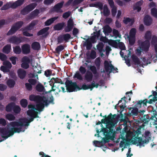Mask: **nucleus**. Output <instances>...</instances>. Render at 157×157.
Segmentation results:
<instances>
[{
  "label": "nucleus",
  "mask_w": 157,
  "mask_h": 157,
  "mask_svg": "<svg viewBox=\"0 0 157 157\" xmlns=\"http://www.w3.org/2000/svg\"><path fill=\"white\" fill-rule=\"evenodd\" d=\"M150 46V43L149 41L146 40L142 42L140 44V48L142 50L147 52L148 51Z\"/></svg>",
  "instance_id": "22"
},
{
  "label": "nucleus",
  "mask_w": 157,
  "mask_h": 157,
  "mask_svg": "<svg viewBox=\"0 0 157 157\" xmlns=\"http://www.w3.org/2000/svg\"><path fill=\"white\" fill-rule=\"evenodd\" d=\"M140 108L137 106V103L135 105V107H129L128 112L127 114V116L128 117L138 116L139 117L140 110H139L138 109Z\"/></svg>",
  "instance_id": "11"
},
{
  "label": "nucleus",
  "mask_w": 157,
  "mask_h": 157,
  "mask_svg": "<svg viewBox=\"0 0 157 157\" xmlns=\"http://www.w3.org/2000/svg\"><path fill=\"white\" fill-rule=\"evenodd\" d=\"M151 33L149 31H147L145 35V38L146 40H149L151 39Z\"/></svg>",
  "instance_id": "55"
},
{
  "label": "nucleus",
  "mask_w": 157,
  "mask_h": 157,
  "mask_svg": "<svg viewBox=\"0 0 157 157\" xmlns=\"http://www.w3.org/2000/svg\"><path fill=\"white\" fill-rule=\"evenodd\" d=\"M17 74L18 77L21 79H23L25 77L26 72L25 70L20 68L17 71Z\"/></svg>",
  "instance_id": "26"
},
{
  "label": "nucleus",
  "mask_w": 157,
  "mask_h": 157,
  "mask_svg": "<svg viewBox=\"0 0 157 157\" xmlns=\"http://www.w3.org/2000/svg\"><path fill=\"white\" fill-rule=\"evenodd\" d=\"M49 29V27H47L41 29L37 33V35L38 36H40L44 34V36L46 37L48 34V33H47V32Z\"/></svg>",
  "instance_id": "30"
},
{
  "label": "nucleus",
  "mask_w": 157,
  "mask_h": 157,
  "mask_svg": "<svg viewBox=\"0 0 157 157\" xmlns=\"http://www.w3.org/2000/svg\"><path fill=\"white\" fill-rule=\"evenodd\" d=\"M58 17H52L47 20L44 23V25L45 26H49L52 24L56 19H58Z\"/></svg>",
  "instance_id": "34"
},
{
  "label": "nucleus",
  "mask_w": 157,
  "mask_h": 157,
  "mask_svg": "<svg viewBox=\"0 0 157 157\" xmlns=\"http://www.w3.org/2000/svg\"><path fill=\"white\" fill-rule=\"evenodd\" d=\"M102 128L101 131L103 132L104 135L107 137L109 139L113 140L115 138L116 132L114 130V124L112 122H108L106 124V128L101 124Z\"/></svg>",
  "instance_id": "4"
},
{
  "label": "nucleus",
  "mask_w": 157,
  "mask_h": 157,
  "mask_svg": "<svg viewBox=\"0 0 157 157\" xmlns=\"http://www.w3.org/2000/svg\"><path fill=\"white\" fill-rule=\"evenodd\" d=\"M112 31L111 28L108 25H106L104 27L103 32L105 33H109Z\"/></svg>",
  "instance_id": "40"
},
{
  "label": "nucleus",
  "mask_w": 157,
  "mask_h": 157,
  "mask_svg": "<svg viewBox=\"0 0 157 157\" xmlns=\"http://www.w3.org/2000/svg\"><path fill=\"white\" fill-rule=\"evenodd\" d=\"M88 52L89 53V51ZM89 56L90 59H95L97 57L96 52L94 50H92L90 54H89Z\"/></svg>",
  "instance_id": "50"
},
{
  "label": "nucleus",
  "mask_w": 157,
  "mask_h": 157,
  "mask_svg": "<svg viewBox=\"0 0 157 157\" xmlns=\"http://www.w3.org/2000/svg\"><path fill=\"white\" fill-rule=\"evenodd\" d=\"M113 36H115L116 38H117V37L120 38L121 36L118 31L115 29H113Z\"/></svg>",
  "instance_id": "54"
},
{
  "label": "nucleus",
  "mask_w": 157,
  "mask_h": 157,
  "mask_svg": "<svg viewBox=\"0 0 157 157\" xmlns=\"http://www.w3.org/2000/svg\"><path fill=\"white\" fill-rule=\"evenodd\" d=\"M38 21L37 20L33 21L27 26H26L22 30H29L30 29V28L33 27L38 22Z\"/></svg>",
  "instance_id": "32"
},
{
  "label": "nucleus",
  "mask_w": 157,
  "mask_h": 157,
  "mask_svg": "<svg viewBox=\"0 0 157 157\" xmlns=\"http://www.w3.org/2000/svg\"><path fill=\"white\" fill-rule=\"evenodd\" d=\"M10 59L12 63L15 65L16 64V60L17 59V58L16 56H12L10 58Z\"/></svg>",
  "instance_id": "60"
},
{
  "label": "nucleus",
  "mask_w": 157,
  "mask_h": 157,
  "mask_svg": "<svg viewBox=\"0 0 157 157\" xmlns=\"http://www.w3.org/2000/svg\"><path fill=\"white\" fill-rule=\"evenodd\" d=\"M13 52L17 54H19L21 52V49L19 46L13 47Z\"/></svg>",
  "instance_id": "44"
},
{
  "label": "nucleus",
  "mask_w": 157,
  "mask_h": 157,
  "mask_svg": "<svg viewBox=\"0 0 157 157\" xmlns=\"http://www.w3.org/2000/svg\"><path fill=\"white\" fill-rule=\"evenodd\" d=\"M13 110L15 114H18L20 113L21 109L19 106L16 105L15 104Z\"/></svg>",
  "instance_id": "46"
},
{
  "label": "nucleus",
  "mask_w": 157,
  "mask_h": 157,
  "mask_svg": "<svg viewBox=\"0 0 157 157\" xmlns=\"http://www.w3.org/2000/svg\"><path fill=\"white\" fill-rule=\"evenodd\" d=\"M6 84L9 87L13 88L16 82L13 79H9L7 81Z\"/></svg>",
  "instance_id": "39"
},
{
  "label": "nucleus",
  "mask_w": 157,
  "mask_h": 157,
  "mask_svg": "<svg viewBox=\"0 0 157 157\" xmlns=\"http://www.w3.org/2000/svg\"><path fill=\"white\" fill-rule=\"evenodd\" d=\"M65 26V22H62L58 23L53 26V29L55 30L59 31L62 30Z\"/></svg>",
  "instance_id": "25"
},
{
  "label": "nucleus",
  "mask_w": 157,
  "mask_h": 157,
  "mask_svg": "<svg viewBox=\"0 0 157 157\" xmlns=\"http://www.w3.org/2000/svg\"><path fill=\"white\" fill-rule=\"evenodd\" d=\"M0 69L1 70L4 72H10V70L5 66H2L0 67Z\"/></svg>",
  "instance_id": "64"
},
{
  "label": "nucleus",
  "mask_w": 157,
  "mask_h": 157,
  "mask_svg": "<svg viewBox=\"0 0 157 157\" xmlns=\"http://www.w3.org/2000/svg\"><path fill=\"white\" fill-rule=\"evenodd\" d=\"M147 99H145L143 100H140L137 103V106H139V107H141L142 106H147V103L151 104L152 102H155L157 101V99H151L149 101L147 100Z\"/></svg>",
  "instance_id": "18"
},
{
  "label": "nucleus",
  "mask_w": 157,
  "mask_h": 157,
  "mask_svg": "<svg viewBox=\"0 0 157 157\" xmlns=\"http://www.w3.org/2000/svg\"><path fill=\"white\" fill-rule=\"evenodd\" d=\"M123 22L125 24H127L128 23L130 22V25H132L134 22V19H131L129 17H126L125 19L124 20Z\"/></svg>",
  "instance_id": "49"
},
{
  "label": "nucleus",
  "mask_w": 157,
  "mask_h": 157,
  "mask_svg": "<svg viewBox=\"0 0 157 157\" xmlns=\"http://www.w3.org/2000/svg\"><path fill=\"white\" fill-rule=\"evenodd\" d=\"M109 63L108 61L107 60H105L104 62V68L107 72H111L116 73L118 72L117 70H118L117 68V67L115 68L112 64L111 63Z\"/></svg>",
  "instance_id": "12"
},
{
  "label": "nucleus",
  "mask_w": 157,
  "mask_h": 157,
  "mask_svg": "<svg viewBox=\"0 0 157 157\" xmlns=\"http://www.w3.org/2000/svg\"><path fill=\"white\" fill-rule=\"evenodd\" d=\"M79 71L76 72L74 76V78H77L80 80H82L83 79V77L81 74L82 75L86 74L87 72L86 69L85 67L81 66L79 69Z\"/></svg>",
  "instance_id": "16"
},
{
  "label": "nucleus",
  "mask_w": 157,
  "mask_h": 157,
  "mask_svg": "<svg viewBox=\"0 0 157 157\" xmlns=\"http://www.w3.org/2000/svg\"><path fill=\"white\" fill-rule=\"evenodd\" d=\"M145 112L144 110H140V114L138 119L141 123L147 124L150 120H153L155 117L156 118L155 115L154 116H152L150 117L148 114H144Z\"/></svg>",
  "instance_id": "9"
},
{
  "label": "nucleus",
  "mask_w": 157,
  "mask_h": 157,
  "mask_svg": "<svg viewBox=\"0 0 157 157\" xmlns=\"http://www.w3.org/2000/svg\"><path fill=\"white\" fill-rule=\"evenodd\" d=\"M142 0H140L137 2L133 6V9L134 10H137L138 12H140L141 9V6L143 3Z\"/></svg>",
  "instance_id": "31"
},
{
  "label": "nucleus",
  "mask_w": 157,
  "mask_h": 157,
  "mask_svg": "<svg viewBox=\"0 0 157 157\" xmlns=\"http://www.w3.org/2000/svg\"><path fill=\"white\" fill-rule=\"evenodd\" d=\"M22 122L19 121H13L10 123L9 125L12 128L10 129L7 128L0 127V134L2 137L5 140L7 139L9 137L13 136L14 133H20L25 130H22V126H24L22 124Z\"/></svg>",
  "instance_id": "1"
},
{
  "label": "nucleus",
  "mask_w": 157,
  "mask_h": 157,
  "mask_svg": "<svg viewBox=\"0 0 157 157\" xmlns=\"http://www.w3.org/2000/svg\"><path fill=\"white\" fill-rule=\"evenodd\" d=\"M64 48V46L60 45L58 46L56 48V53L58 55H59L61 51H63Z\"/></svg>",
  "instance_id": "47"
},
{
  "label": "nucleus",
  "mask_w": 157,
  "mask_h": 157,
  "mask_svg": "<svg viewBox=\"0 0 157 157\" xmlns=\"http://www.w3.org/2000/svg\"><path fill=\"white\" fill-rule=\"evenodd\" d=\"M23 24L24 22L23 21H20L15 23L13 26H14L16 29L18 30L21 27Z\"/></svg>",
  "instance_id": "41"
},
{
  "label": "nucleus",
  "mask_w": 157,
  "mask_h": 157,
  "mask_svg": "<svg viewBox=\"0 0 157 157\" xmlns=\"http://www.w3.org/2000/svg\"><path fill=\"white\" fill-rule=\"evenodd\" d=\"M14 104L13 102L9 103L6 107V111L7 112H11L13 110Z\"/></svg>",
  "instance_id": "38"
},
{
  "label": "nucleus",
  "mask_w": 157,
  "mask_h": 157,
  "mask_svg": "<svg viewBox=\"0 0 157 157\" xmlns=\"http://www.w3.org/2000/svg\"><path fill=\"white\" fill-rule=\"evenodd\" d=\"M71 38V35L69 33H66L59 36L57 38V41L58 43L59 44L63 43L64 40L65 42H67Z\"/></svg>",
  "instance_id": "17"
},
{
  "label": "nucleus",
  "mask_w": 157,
  "mask_h": 157,
  "mask_svg": "<svg viewBox=\"0 0 157 157\" xmlns=\"http://www.w3.org/2000/svg\"><path fill=\"white\" fill-rule=\"evenodd\" d=\"M25 38H26L25 37H18L16 36H13L9 38L7 41L10 43L18 45L22 42Z\"/></svg>",
  "instance_id": "15"
},
{
  "label": "nucleus",
  "mask_w": 157,
  "mask_h": 157,
  "mask_svg": "<svg viewBox=\"0 0 157 157\" xmlns=\"http://www.w3.org/2000/svg\"><path fill=\"white\" fill-rule=\"evenodd\" d=\"M22 52L24 54H27L30 52V46L28 44H25L21 46Z\"/></svg>",
  "instance_id": "28"
},
{
  "label": "nucleus",
  "mask_w": 157,
  "mask_h": 157,
  "mask_svg": "<svg viewBox=\"0 0 157 157\" xmlns=\"http://www.w3.org/2000/svg\"><path fill=\"white\" fill-rule=\"evenodd\" d=\"M109 139L107 138V137L105 136V137L102 138L101 141L94 140L93 142L96 147H100L101 146H103L104 144L109 142Z\"/></svg>",
  "instance_id": "20"
},
{
  "label": "nucleus",
  "mask_w": 157,
  "mask_h": 157,
  "mask_svg": "<svg viewBox=\"0 0 157 157\" xmlns=\"http://www.w3.org/2000/svg\"><path fill=\"white\" fill-rule=\"evenodd\" d=\"M151 139V133L148 130H146L142 135V137H135L133 138L131 142L133 144H137V146L144 147L145 144H147Z\"/></svg>",
  "instance_id": "3"
},
{
  "label": "nucleus",
  "mask_w": 157,
  "mask_h": 157,
  "mask_svg": "<svg viewBox=\"0 0 157 157\" xmlns=\"http://www.w3.org/2000/svg\"><path fill=\"white\" fill-rule=\"evenodd\" d=\"M11 50V45L8 44L5 45L3 48L2 52L6 54H9Z\"/></svg>",
  "instance_id": "36"
},
{
  "label": "nucleus",
  "mask_w": 157,
  "mask_h": 157,
  "mask_svg": "<svg viewBox=\"0 0 157 157\" xmlns=\"http://www.w3.org/2000/svg\"><path fill=\"white\" fill-rule=\"evenodd\" d=\"M71 14V12L70 11L66 12L63 13V17L64 19H67L70 17Z\"/></svg>",
  "instance_id": "63"
},
{
  "label": "nucleus",
  "mask_w": 157,
  "mask_h": 157,
  "mask_svg": "<svg viewBox=\"0 0 157 157\" xmlns=\"http://www.w3.org/2000/svg\"><path fill=\"white\" fill-rule=\"evenodd\" d=\"M25 0H17L14 2H9L4 5L1 8L2 10H7L10 8L15 9L21 6L24 3Z\"/></svg>",
  "instance_id": "7"
},
{
  "label": "nucleus",
  "mask_w": 157,
  "mask_h": 157,
  "mask_svg": "<svg viewBox=\"0 0 157 157\" xmlns=\"http://www.w3.org/2000/svg\"><path fill=\"white\" fill-rule=\"evenodd\" d=\"M31 47L33 50H39L40 48V45L39 42L35 41L32 43Z\"/></svg>",
  "instance_id": "35"
},
{
  "label": "nucleus",
  "mask_w": 157,
  "mask_h": 157,
  "mask_svg": "<svg viewBox=\"0 0 157 157\" xmlns=\"http://www.w3.org/2000/svg\"><path fill=\"white\" fill-rule=\"evenodd\" d=\"M59 79L58 78H55L53 77L51 79L49 82L51 86H52L51 89L48 91V92H45L44 94L43 97L41 98H53V96L51 94V92L52 91H55V89L53 88V87L55 86L54 84L55 83H59Z\"/></svg>",
  "instance_id": "8"
},
{
  "label": "nucleus",
  "mask_w": 157,
  "mask_h": 157,
  "mask_svg": "<svg viewBox=\"0 0 157 157\" xmlns=\"http://www.w3.org/2000/svg\"><path fill=\"white\" fill-rule=\"evenodd\" d=\"M40 11L39 10L36 9L31 12L30 14L28 16L29 19H33L36 17L40 13Z\"/></svg>",
  "instance_id": "29"
},
{
  "label": "nucleus",
  "mask_w": 157,
  "mask_h": 157,
  "mask_svg": "<svg viewBox=\"0 0 157 157\" xmlns=\"http://www.w3.org/2000/svg\"><path fill=\"white\" fill-rule=\"evenodd\" d=\"M74 26V22L72 18H70L67 21V25L64 29V31L68 33L72 30Z\"/></svg>",
  "instance_id": "19"
},
{
  "label": "nucleus",
  "mask_w": 157,
  "mask_h": 157,
  "mask_svg": "<svg viewBox=\"0 0 157 157\" xmlns=\"http://www.w3.org/2000/svg\"><path fill=\"white\" fill-rule=\"evenodd\" d=\"M151 93L152 94L149 96L148 98L151 97H152V98H157V90L156 91L152 90Z\"/></svg>",
  "instance_id": "59"
},
{
  "label": "nucleus",
  "mask_w": 157,
  "mask_h": 157,
  "mask_svg": "<svg viewBox=\"0 0 157 157\" xmlns=\"http://www.w3.org/2000/svg\"><path fill=\"white\" fill-rule=\"evenodd\" d=\"M36 107L35 105H28V108L29 109L27 111V113L30 117L29 119L26 118H21L19 119L20 121L22 122V124L24 126H28L29 125V123L33 121L35 118L39 117L38 112L35 111L36 110Z\"/></svg>",
  "instance_id": "2"
},
{
  "label": "nucleus",
  "mask_w": 157,
  "mask_h": 157,
  "mask_svg": "<svg viewBox=\"0 0 157 157\" xmlns=\"http://www.w3.org/2000/svg\"><path fill=\"white\" fill-rule=\"evenodd\" d=\"M86 48L87 50H90L92 47V44L89 39L86 40Z\"/></svg>",
  "instance_id": "56"
},
{
  "label": "nucleus",
  "mask_w": 157,
  "mask_h": 157,
  "mask_svg": "<svg viewBox=\"0 0 157 157\" xmlns=\"http://www.w3.org/2000/svg\"><path fill=\"white\" fill-rule=\"evenodd\" d=\"M28 101L25 99H22L20 101V104L22 107L26 108L28 105Z\"/></svg>",
  "instance_id": "51"
},
{
  "label": "nucleus",
  "mask_w": 157,
  "mask_h": 157,
  "mask_svg": "<svg viewBox=\"0 0 157 157\" xmlns=\"http://www.w3.org/2000/svg\"><path fill=\"white\" fill-rule=\"evenodd\" d=\"M35 89L36 90L39 92H43L42 95L41 96L38 95L36 97H34L33 95H30L29 97V98H43L44 94L46 92H45V89L44 86L40 83H38L36 86Z\"/></svg>",
  "instance_id": "14"
},
{
  "label": "nucleus",
  "mask_w": 157,
  "mask_h": 157,
  "mask_svg": "<svg viewBox=\"0 0 157 157\" xmlns=\"http://www.w3.org/2000/svg\"><path fill=\"white\" fill-rule=\"evenodd\" d=\"M90 85V84L86 85L84 83L82 85L81 88L79 87V89H80V90L81 89L86 90L88 89H90L91 90V86Z\"/></svg>",
  "instance_id": "57"
},
{
  "label": "nucleus",
  "mask_w": 157,
  "mask_h": 157,
  "mask_svg": "<svg viewBox=\"0 0 157 157\" xmlns=\"http://www.w3.org/2000/svg\"><path fill=\"white\" fill-rule=\"evenodd\" d=\"M64 2L62 1L55 5L53 7L54 10L57 13H62L63 12L61 9L63 7Z\"/></svg>",
  "instance_id": "23"
},
{
  "label": "nucleus",
  "mask_w": 157,
  "mask_h": 157,
  "mask_svg": "<svg viewBox=\"0 0 157 157\" xmlns=\"http://www.w3.org/2000/svg\"><path fill=\"white\" fill-rule=\"evenodd\" d=\"M90 71H87L84 76L85 79L87 82H91L93 78V74L94 75H98L96 67L94 65H91L90 67Z\"/></svg>",
  "instance_id": "6"
},
{
  "label": "nucleus",
  "mask_w": 157,
  "mask_h": 157,
  "mask_svg": "<svg viewBox=\"0 0 157 157\" xmlns=\"http://www.w3.org/2000/svg\"><path fill=\"white\" fill-rule=\"evenodd\" d=\"M151 13L152 16L157 18V9L155 8L151 9Z\"/></svg>",
  "instance_id": "53"
},
{
  "label": "nucleus",
  "mask_w": 157,
  "mask_h": 157,
  "mask_svg": "<svg viewBox=\"0 0 157 157\" xmlns=\"http://www.w3.org/2000/svg\"><path fill=\"white\" fill-rule=\"evenodd\" d=\"M37 5L36 3H33L27 5L21 10V14L23 15L28 14L33 10L36 7Z\"/></svg>",
  "instance_id": "13"
},
{
  "label": "nucleus",
  "mask_w": 157,
  "mask_h": 157,
  "mask_svg": "<svg viewBox=\"0 0 157 157\" xmlns=\"http://www.w3.org/2000/svg\"><path fill=\"white\" fill-rule=\"evenodd\" d=\"M32 59L30 60L28 57L24 56L22 59V62L29 64Z\"/></svg>",
  "instance_id": "61"
},
{
  "label": "nucleus",
  "mask_w": 157,
  "mask_h": 157,
  "mask_svg": "<svg viewBox=\"0 0 157 157\" xmlns=\"http://www.w3.org/2000/svg\"><path fill=\"white\" fill-rule=\"evenodd\" d=\"M110 13V11L106 5H105L103 6V15L106 17H108Z\"/></svg>",
  "instance_id": "37"
},
{
  "label": "nucleus",
  "mask_w": 157,
  "mask_h": 157,
  "mask_svg": "<svg viewBox=\"0 0 157 157\" xmlns=\"http://www.w3.org/2000/svg\"><path fill=\"white\" fill-rule=\"evenodd\" d=\"M131 57L132 61L135 65H139L140 64V59L136 56L134 54L132 55Z\"/></svg>",
  "instance_id": "33"
},
{
  "label": "nucleus",
  "mask_w": 157,
  "mask_h": 157,
  "mask_svg": "<svg viewBox=\"0 0 157 157\" xmlns=\"http://www.w3.org/2000/svg\"><path fill=\"white\" fill-rule=\"evenodd\" d=\"M129 44L131 45H133L135 42V37L129 36L128 37Z\"/></svg>",
  "instance_id": "52"
},
{
  "label": "nucleus",
  "mask_w": 157,
  "mask_h": 157,
  "mask_svg": "<svg viewBox=\"0 0 157 157\" xmlns=\"http://www.w3.org/2000/svg\"><path fill=\"white\" fill-rule=\"evenodd\" d=\"M48 99H29L32 101H36V110L39 112L43 111L44 107H47L48 105L51 103L54 104V99H50V100H48Z\"/></svg>",
  "instance_id": "5"
},
{
  "label": "nucleus",
  "mask_w": 157,
  "mask_h": 157,
  "mask_svg": "<svg viewBox=\"0 0 157 157\" xmlns=\"http://www.w3.org/2000/svg\"><path fill=\"white\" fill-rule=\"evenodd\" d=\"M94 63L97 67V69H99L101 63L100 58L99 57H98L96 58L94 61Z\"/></svg>",
  "instance_id": "45"
},
{
  "label": "nucleus",
  "mask_w": 157,
  "mask_h": 157,
  "mask_svg": "<svg viewBox=\"0 0 157 157\" xmlns=\"http://www.w3.org/2000/svg\"><path fill=\"white\" fill-rule=\"evenodd\" d=\"M136 32V30L135 28L131 29L130 32L129 36L135 37Z\"/></svg>",
  "instance_id": "62"
},
{
  "label": "nucleus",
  "mask_w": 157,
  "mask_h": 157,
  "mask_svg": "<svg viewBox=\"0 0 157 157\" xmlns=\"http://www.w3.org/2000/svg\"><path fill=\"white\" fill-rule=\"evenodd\" d=\"M3 65L10 70L12 67L11 63L8 61H6L4 62Z\"/></svg>",
  "instance_id": "58"
},
{
  "label": "nucleus",
  "mask_w": 157,
  "mask_h": 157,
  "mask_svg": "<svg viewBox=\"0 0 157 157\" xmlns=\"http://www.w3.org/2000/svg\"><path fill=\"white\" fill-rule=\"evenodd\" d=\"M17 30L16 29L15 27L12 25L10 29L6 33L7 36H10L14 34Z\"/></svg>",
  "instance_id": "42"
},
{
  "label": "nucleus",
  "mask_w": 157,
  "mask_h": 157,
  "mask_svg": "<svg viewBox=\"0 0 157 157\" xmlns=\"http://www.w3.org/2000/svg\"><path fill=\"white\" fill-rule=\"evenodd\" d=\"M153 20L149 15H146L144 19V22L145 25L146 26H150L152 23Z\"/></svg>",
  "instance_id": "24"
},
{
  "label": "nucleus",
  "mask_w": 157,
  "mask_h": 157,
  "mask_svg": "<svg viewBox=\"0 0 157 157\" xmlns=\"http://www.w3.org/2000/svg\"><path fill=\"white\" fill-rule=\"evenodd\" d=\"M65 83L67 92H70L80 90L76 82H73L71 80L67 79Z\"/></svg>",
  "instance_id": "10"
},
{
  "label": "nucleus",
  "mask_w": 157,
  "mask_h": 157,
  "mask_svg": "<svg viewBox=\"0 0 157 157\" xmlns=\"http://www.w3.org/2000/svg\"><path fill=\"white\" fill-rule=\"evenodd\" d=\"M6 118L8 120L13 121L15 119V116L12 114L8 113L6 115Z\"/></svg>",
  "instance_id": "43"
},
{
  "label": "nucleus",
  "mask_w": 157,
  "mask_h": 157,
  "mask_svg": "<svg viewBox=\"0 0 157 157\" xmlns=\"http://www.w3.org/2000/svg\"><path fill=\"white\" fill-rule=\"evenodd\" d=\"M84 0H75L73 1V0H69L65 4V6H67L70 5L72 3V6H75L78 5L82 2Z\"/></svg>",
  "instance_id": "27"
},
{
  "label": "nucleus",
  "mask_w": 157,
  "mask_h": 157,
  "mask_svg": "<svg viewBox=\"0 0 157 157\" xmlns=\"http://www.w3.org/2000/svg\"><path fill=\"white\" fill-rule=\"evenodd\" d=\"M104 46V44L102 42H99L97 46V49L100 53L102 52V51H105V50H103Z\"/></svg>",
  "instance_id": "48"
},
{
  "label": "nucleus",
  "mask_w": 157,
  "mask_h": 157,
  "mask_svg": "<svg viewBox=\"0 0 157 157\" xmlns=\"http://www.w3.org/2000/svg\"><path fill=\"white\" fill-rule=\"evenodd\" d=\"M108 3L110 7L112 8L111 13L113 17H115L117 12V7L114 5V3L113 0H108Z\"/></svg>",
  "instance_id": "21"
}]
</instances>
